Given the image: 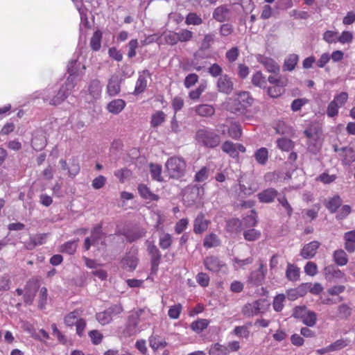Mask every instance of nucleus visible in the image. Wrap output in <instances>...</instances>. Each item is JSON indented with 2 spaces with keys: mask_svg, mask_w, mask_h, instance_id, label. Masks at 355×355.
I'll return each mask as SVG.
<instances>
[{
  "mask_svg": "<svg viewBox=\"0 0 355 355\" xmlns=\"http://www.w3.org/2000/svg\"><path fill=\"white\" fill-rule=\"evenodd\" d=\"M78 61L72 60L68 65L69 77L64 85H62L58 92L57 95L54 96L50 101L51 105H58L62 102L69 95V92L73 88L74 84L73 83L74 76L77 73L76 65Z\"/></svg>",
  "mask_w": 355,
  "mask_h": 355,
  "instance_id": "f257e3e1",
  "label": "nucleus"
},
{
  "mask_svg": "<svg viewBox=\"0 0 355 355\" xmlns=\"http://www.w3.org/2000/svg\"><path fill=\"white\" fill-rule=\"evenodd\" d=\"M165 168L166 173L170 178L179 179L186 173L187 163L184 158L173 156L167 159Z\"/></svg>",
  "mask_w": 355,
  "mask_h": 355,
  "instance_id": "f03ea898",
  "label": "nucleus"
},
{
  "mask_svg": "<svg viewBox=\"0 0 355 355\" xmlns=\"http://www.w3.org/2000/svg\"><path fill=\"white\" fill-rule=\"evenodd\" d=\"M196 140L198 143L207 148H215L220 141L219 136L208 128H201L196 133Z\"/></svg>",
  "mask_w": 355,
  "mask_h": 355,
  "instance_id": "7ed1b4c3",
  "label": "nucleus"
},
{
  "mask_svg": "<svg viewBox=\"0 0 355 355\" xmlns=\"http://www.w3.org/2000/svg\"><path fill=\"white\" fill-rule=\"evenodd\" d=\"M268 306L265 300L259 299L245 304L242 309V313L247 317L258 315L265 313Z\"/></svg>",
  "mask_w": 355,
  "mask_h": 355,
  "instance_id": "20e7f679",
  "label": "nucleus"
},
{
  "mask_svg": "<svg viewBox=\"0 0 355 355\" xmlns=\"http://www.w3.org/2000/svg\"><path fill=\"white\" fill-rule=\"evenodd\" d=\"M203 263L205 268L211 272L224 274L227 272V265L217 257H207L205 259Z\"/></svg>",
  "mask_w": 355,
  "mask_h": 355,
  "instance_id": "39448f33",
  "label": "nucleus"
},
{
  "mask_svg": "<svg viewBox=\"0 0 355 355\" xmlns=\"http://www.w3.org/2000/svg\"><path fill=\"white\" fill-rule=\"evenodd\" d=\"M77 8L80 12V19L81 22L80 24V37H79V46H81V49H83L84 47L83 46L86 45L87 42V31L88 29V21H87V17L86 10L87 9L85 8H83L82 6H79V5H76Z\"/></svg>",
  "mask_w": 355,
  "mask_h": 355,
  "instance_id": "423d86ee",
  "label": "nucleus"
},
{
  "mask_svg": "<svg viewBox=\"0 0 355 355\" xmlns=\"http://www.w3.org/2000/svg\"><path fill=\"white\" fill-rule=\"evenodd\" d=\"M146 245L147 251L150 256L151 271L156 273L161 261V253L153 243L146 241Z\"/></svg>",
  "mask_w": 355,
  "mask_h": 355,
  "instance_id": "0eeeda50",
  "label": "nucleus"
},
{
  "mask_svg": "<svg viewBox=\"0 0 355 355\" xmlns=\"http://www.w3.org/2000/svg\"><path fill=\"white\" fill-rule=\"evenodd\" d=\"M39 288L38 282L36 279H30L25 288V294L24 295V302L27 304H31L34 300L37 291Z\"/></svg>",
  "mask_w": 355,
  "mask_h": 355,
  "instance_id": "6e6552de",
  "label": "nucleus"
},
{
  "mask_svg": "<svg viewBox=\"0 0 355 355\" xmlns=\"http://www.w3.org/2000/svg\"><path fill=\"white\" fill-rule=\"evenodd\" d=\"M257 60L269 73H278L279 72L280 67L272 58L262 55H258Z\"/></svg>",
  "mask_w": 355,
  "mask_h": 355,
  "instance_id": "1a4fd4ad",
  "label": "nucleus"
},
{
  "mask_svg": "<svg viewBox=\"0 0 355 355\" xmlns=\"http://www.w3.org/2000/svg\"><path fill=\"white\" fill-rule=\"evenodd\" d=\"M213 19L218 22L229 21L231 17V10L226 5H221L214 9L212 14Z\"/></svg>",
  "mask_w": 355,
  "mask_h": 355,
  "instance_id": "9d476101",
  "label": "nucleus"
},
{
  "mask_svg": "<svg viewBox=\"0 0 355 355\" xmlns=\"http://www.w3.org/2000/svg\"><path fill=\"white\" fill-rule=\"evenodd\" d=\"M121 78L119 76H112L107 85V94L110 96L118 95L121 92Z\"/></svg>",
  "mask_w": 355,
  "mask_h": 355,
  "instance_id": "9b49d317",
  "label": "nucleus"
},
{
  "mask_svg": "<svg viewBox=\"0 0 355 355\" xmlns=\"http://www.w3.org/2000/svg\"><path fill=\"white\" fill-rule=\"evenodd\" d=\"M217 87L219 92L229 94L234 89V83L227 75H221L217 81Z\"/></svg>",
  "mask_w": 355,
  "mask_h": 355,
  "instance_id": "f8f14e48",
  "label": "nucleus"
},
{
  "mask_svg": "<svg viewBox=\"0 0 355 355\" xmlns=\"http://www.w3.org/2000/svg\"><path fill=\"white\" fill-rule=\"evenodd\" d=\"M320 243L316 241H311L305 245L300 252V255L306 259L313 258L320 247Z\"/></svg>",
  "mask_w": 355,
  "mask_h": 355,
  "instance_id": "ddd939ff",
  "label": "nucleus"
},
{
  "mask_svg": "<svg viewBox=\"0 0 355 355\" xmlns=\"http://www.w3.org/2000/svg\"><path fill=\"white\" fill-rule=\"evenodd\" d=\"M150 74L148 71H143L139 76L137 81L136 83L135 89L134 93L135 94H139L144 92L147 87L148 80L150 78Z\"/></svg>",
  "mask_w": 355,
  "mask_h": 355,
  "instance_id": "4468645a",
  "label": "nucleus"
},
{
  "mask_svg": "<svg viewBox=\"0 0 355 355\" xmlns=\"http://www.w3.org/2000/svg\"><path fill=\"white\" fill-rule=\"evenodd\" d=\"M209 221L207 220L203 214H199L193 222V232L196 234H201L207 230Z\"/></svg>",
  "mask_w": 355,
  "mask_h": 355,
  "instance_id": "2eb2a0df",
  "label": "nucleus"
},
{
  "mask_svg": "<svg viewBox=\"0 0 355 355\" xmlns=\"http://www.w3.org/2000/svg\"><path fill=\"white\" fill-rule=\"evenodd\" d=\"M236 98L237 99V103H240L243 105L240 106L241 108L234 109V111H245V109L252 104L253 98L248 92H242L237 94Z\"/></svg>",
  "mask_w": 355,
  "mask_h": 355,
  "instance_id": "dca6fc26",
  "label": "nucleus"
},
{
  "mask_svg": "<svg viewBox=\"0 0 355 355\" xmlns=\"http://www.w3.org/2000/svg\"><path fill=\"white\" fill-rule=\"evenodd\" d=\"M334 150L336 152H342L340 155L343 157L342 162L343 164L349 165L355 161V151L352 148H338L335 147Z\"/></svg>",
  "mask_w": 355,
  "mask_h": 355,
  "instance_id": "f3484780",
  "label": "nucleus"
},
{
  "mask_svg": "<svg viewBox=\"0 0 355 355\" xmlns=\"http://www.w3.org/2000/svg\"><path fill=\"white\" fill-rule=\"evenodd\" d=\"M263 264L261 263L257 270L252 272L250 275V281L254 285H261L265 279V272L263 270Z\"/></svg>",
  "mask_w": 355,
  "mask_h": 355,
  "instance_id": "a211bd4d",
  "label": "nucleus"
},
{
  "mask_svg": "<svg viewBox=\"0 0 355 355\" xmlns=\"http://www.w3.org/2000/svg\"><path fill=\"white\" fill-rule=\"evenodd\" d=\"M304 135L309 139L308 141V148L309 150L313 153H316L320 148L321 144L318 139H317L318 136L313 135L310 130H306L304 131Z\"/></svg>",
  "mask_w": 355,
  "mask_h": 355,
  "instance_id": "6ab92c4d",
  "label": "nucleus"
},
{
  "mask_svg": "<svg viewBox=\"0 0 355 355\" xmlns=\"http://www.w3.org/2000/svg\"><path fill=\"white\" fill-rule=\"evenodd\" d=\"M125 105V101L123 99H115L107 104V110L110 113L118 114L122 112Z\"/></svg>",
  "mask_w": 355,
  "mask_h": 355,
  "instance_id": "aec40b11",
  "label": "nucleus"
},
{
  "mask_svg": "<svg viewBox=\"0 0 355 355\" xmlns=\"http://www.w3.org/2000/svg\"><path fill=\"white\" fill-rule=\"evenodd\" d=\"M277 196V191L272 188L263 190L258 194L260 202L264 203L272 202Z\"/></svg>",
  "mask_w": 355,
  "mask_h": 355,
  "instance_id": "412c9836",
  "label": "nucleus"
},
{
  "mask_svg": "<svg viewBox=\"0 0 355 355\" xmlns=\"http://www.w3.org/2000/svg\"><path fill=\"white\" fill-rule=\"evenodd\" d=\"M300 269L295 264L288 263L286 270V278L291 282H297L300 279Z\"/></svg>",
  "mask_w": 355,
  "mask_h": 355,
  "instance_id": "4be33fe9",
  "label": "nucleus"
},
{
  "mask_svg": "<svg viewBox=\"0 0 355 355\" xmlns=\"http://www.w3.org/2000/svg\"><path fill=\"white\" fill-rule=\"evenodd\" d=\"M194 110L196 114L203 117L211 116L215 113V108L207 104L198 105L195 107Z\"/></svg>",
  "mask_w": 355,
  "mask_h": 355,
  "instance_id": "5701e85b",
  "label": "nucleus"
},
{
  "mask_svg": "<svg viewBox=\"0 0 355 355\" xmlns=\"http://www.w3.org/2000/svg\"><path fill=\"white\" fill-rule=\"evenodd\" d=\"M324 274L327 279H342L345 277V274L341 270L331 265L324 268Z\"/></svg>",
  "mask_w": 355,
  "mask_h": 355,
  "instance_id": "b1692460",
  "label": "nucleus"
},
{
  "mask_svg": "<svg viewBox=\"0 0 355 355\" xmlns=\"http://www.w3.org/2000/svg\"><path fill=\"white\" fill-rule=\"evenodd\" d=\"M243 222L238 218H232L227 222V231L232 233H239L243 229Z\"/></svg>",
  "mask_w": 355,
  "mask_h": 355,
  "instance_id": "393cba45",
  "label": "nucleus"
},
{
  "mask_svg": "<svg viewBox=\"0 0 355 355\" xmlns=\"http://www.w3.org/2000/svg\"><path fill=\"white\" fill-rule=\"evenodd\" d=\"M138 191L140 196L146 200L150 201H157L159 200V196L151 192L149 188L144 184H140L138 187Z\"/></svg>",
  "mask_w": 355,
  "mask_h": 355,
  "instance_id": "a878e982",
  "label": "nucleus"
},
{
  "mask_svg": "<svg viewBox=\"0 0 355 355\" xmlns=\"http://www.w3.org/2000/svg\"><path fill=\"white\" fill-rule=\"evenodd\" d=\"M121 263L124 269L132 271L137 266V259L134 255H127L122 259Z\"/></svg>",
  "mask_w": 355,
  "mask_h": 355,
  "instance_id": "bb28decb",
  "label": "nucleus"
},
{
  "mask_svg": "<svg viewBox=\"0 0 355 355\" xmlns=\"http://www.w3.org/2000/svg\"><path fill=\"white\" fill-rule=\"evenodd\" d=\"M242 176H240L238 178V187H239V196L243 198L246 196H249L254 193L257 189L254 187H252V186H250L247 187L245 185L242 184Z\"/></svg>",
  "mask_w": 355,
  "mask_h": 355,
  "instance_id": "cd10ccee",
  "label": "nucleus"
},
{
  "mask_svg": "<svg viewBox=\"0 0 355 355\" xmlns=\"http://www.w3.org/2000/svg\"><path fill=\"white\" fill-rule=\"evenodd\" d=\"M208 353L209 355H229V350L225 345L214 343L210 346Z\"/></svg>",
  "mask_w": 355,
  "mask_h": 355,
  "instance_id": "c85d7f7f",
  "label": "nucleus"
},
{
  "mask_svg": "<svg viewBox=\"0 0 355 355\" xmlns=\"http://www.w3.org/2000/svg\"><path fill=\"white\" fill-rule=\"evenodd\" d=\"M299 60V57L297 54H290L284 60V71H293Z\"/></svg>",
  "mask_w": 355,
  "mask_h": 355,
  "instance_id": "c756f323",
  "label": "nucleus"
},
{
  "mask_svg": "<svg viewBox=\"0 0 355 355\" xmlns=\"http://www.w3.org/2000/svg\"><path fill=\"white\" fill-rule=\"evenodd\" d=\"M341 198L338 196L329 198L325 202V207L331 212L334 213L341 205Z\"/></svg>",
  "mask_w": 355,
  "mask_h": 355,
  "instance_id": "7c9ffc66",
  "label": "nucleus"
},
{
  "mask_svg": "<svg viewBox=\"0 0 355 355\" xmlns=\"http://www.w3.org/2000/svg\"><path fill=\"white\" fill-rule=\"evenodd\" d=\"M173 243V236L166 232H162L159 236V245L163 250L168 249Z\"/></svg>",
  "mask_w": 355,
  "mask_h": 355,
  "instance_id": "2f4dec72",
  "label": "nucleus"
},
{
  "mask_svg": "<svg viewBox=\"0 0 355 355\" xmlns=\"http://www.w3.org/2000/svg\"><path fill=\"white\" fill-rule=\"evenodd\" d=\"M334 261L340 266H345L348 262L347 254L343 250H337L333 254Z\"/></svg>",
  "mask_w": 355,
  "mask_h": 355,
  "instance_id": "473e14b6",
  "label": "nucleus"
},
{
  "mask_svg": "<svg viewBox=\"0 0 355 355\" xmlns=\"http://www.w3.org/2000/svg\"><path fill=\"white\" fill-rule=\"evenodd\" d=\"M254 158L258 164L265 165L268 159V150L266 148L262 147L254 153Z\"/></svg>",
  "mask_w": 355,
  "mask_h": 355,
  "instance_id": "72a5a7b5",
  "label": "nucleus"
},
{
  "mask_svg": "<svg viewBox=\"0 0 355 355\" xmlns=\"http://www.w3.org/2000/svg\"><path fill=\"white\" fill-rule=\"evenodd\" d=\"M220 241L218 236L214 234L211 233L207 235L203 241V245L206 248H211L214 247H217L220 245Z\"/></svg>",
  "mask_w": 355,
  "mask_h": 355,
  "instance_id": "f704fd0d",
  "label": "nucleus"
},
{
  "mask_svg": "<svg viewBox=\"0 0 355 355\" xmlns=\"http://www.w3.org/2000/svg\"><path fill=\"white\" fill-rule=\"evenodd\" d=\"M209 324L207 319H198L191 324V329L197 334L201 333Z\"/></svg>",
  "mask_w": 355,
  "mask_h": 355,
  "instance_id": "c9c22d12",
  "label": "nucleus"
},
{
  "mask_svg": "<svg viewBox=\"0 0 355 355\" xmlns=\"http://www.w3.org/2000/svg\"><path fill=\"white\" fill-rule=\"evenodd\" d=\"M222 150L224 153H227L230 157L236 158L239 157V153L236 152V144L232 141H227L222 145Z\"/></svg>",
  "mask_w": 355,
  "mask_h": 355,
  "instance_id": "e433bc0d",
  "label": "nucleus"
},
{
  "mask_svg": "<svg viewBox=\"0 0 355 355\" xmlns=\"http://www.w3.org/2000/svg\"><path fill=\"white\" fill-rule=\"evenodd\" d=\"M149 344L150 347L155 350L165 347L167 345L165 340L158 336H151L149 338Z\"/></svg>",
  "mask_w": 355,
  "mask_h": 355,
  "instance_id": "4c0bfd02",
  "label": "nucleus"
},
{
  "mask_svg": "<svg viewBox=\"0 0 355 355\" xmlns=\"http://www.w3.org/2000/svg\"><path fill=\"white\" fill-rule=\"evenodd\" d=\"M166 119V114L162 111L155 112L151 116L150 125L153 128H157L162 124Z\"/></svg>",
  "mask_w": 355,
  "mask_h": 355,
  "instance_id": "58836bf2",
  "label": "nucleus"
},
{
  "mask_svg": "<svg viewBox=\"0 0 355 355\" xmlns=\"http://www.w3.org/2000/svg\"><path fill=\"white\" fill-rule=\"evenodd\" d=\"M102 33L100 31H96L90 40V47L93 51H97L101 46Z\"/></svg>",
  "mask_w": 355,
  "mask_h": 355,
  "instance_id": "ea45409f",
  "label": "nucleus"
},
{
  "mask_svg": "<svg viewBox=\"0 0 355 355\" xmlns=\"http://www.w3.org/2000/svg\"><path fill=\"white\" fill-rule=\"evenodd\" d=\"M203 22L201 17L196 12H189L185 18V24L187 25L199 26Z\"/></svg>",
  "mask_w": 355,
  "mask_h": 355,
  "instance_id": "a19ab883",
  "label": "nucleus"
},
{
  "mask_svg": "<svg viewBox=\"0 0 355 355\" xmlns=\"http://www.w3.org/2000/svg\"><path fill=\"white\" fill-rule=\"evenodd\" d=\"M77 248V241H67L60 247V251L62 253L73 254Z\"/></svg>",
  "mask_w": 355,
  "mask_h": 355,
  "instance_id": "79ce46f5",
  "label": "nucleus"
},
{
  "mask_svg": "<svg viewBox=\"0 0 355 355\" xmlns=\"http://www.w3.org/2000/svg\"><path fill=\"white\" fill-rule=\"evenodd\" d=\"M150 173L153 180L162 182L163 180L162 177V166L159 164H150Z\"/></svg>",
  "mask_w": 355,
  "mask_h": 355,
  "instance_id": "37998d69",
  "label": "nucleus"
},
{
  "mask_svg": "<svg viewBox=\"0 0 355 355\" xmlns=\"http://www.w3.org/2000/svg\"><path fill=\"white\" fill-rule=\"evenodd\" d=\"M92 240L90 239V245L92 244L103 243V234L101 233V226L98 225L96 227L92 234Z\"/></svg>",
  "mask_w": 355,
  "mask_h": 355,
  "instance_id": "c03bdc74",
  "label": "nucleus"
},
{
  "mask_svg": "<svg viewBox=\"0 0 355 355\" xmlns=\"http://www.w3.org/2000/svg\"><path fill=\"white\" fill-rule=\"evenodd\" d=\"M90 276L93 275L95 279L97 278L100 280H105L107 277V273L105 270H104L101 267L99 268H94L92 265V261H90Z\"/></svg>",
  "mask_w": 355,
  "mask_h": 355,
  "instance_id": "a18cd8bd",
  "label": "nucleus"
},
{
  "mask_svg": "<svg viewBox=\"0 0 355 355\" xmlns=\"http://www.w3.org/2000/svg\"><path fill=\"white\" fill-rule=\"evenodd\" d=\"M252 83L254 85L259 87H266L267 82L266 78L263 76L261 71L256 72L252 78Z\"/></svg>",
  "mask_w": 355,
  "mask_h": 355,
  "instance_id": "49530a36",
  "label": "nucleus"
},
{
  "mask_svg": "<svg viewBox=\"0 0 355 355\" xmlns=\"http://www.w3.org/2000/svg\"><path fill=\"white\" fill-rule=\"evenodd\" d=\"M102 85L99 80H94L90 82V95H93L94 98H98L101 93Z\"/></svg>",
  "mask_w": 355,
  "mask_h": 355,
  "instance_id": "de8ad7c7",
  "label": "nucleus"
},
{
  "mask_svg": "<svg viewBox=\"0 0 355 355\" xmlns=\"http://www.w3.org/2000/svg\"><path fill=\"white\" fill-rule=\"evenodd\" d=\"M352 314V309L346 304H342L338 306L336 316L342 319H346Z\"/></svg>",
  "mask_w": 355,
  "mask_h": 355,
  "instance_id": "09e8293b",
  "label": "nucleus"
},
{
  "mask_svg": "<svg viewBox=\"0 0 355 355\" xmlns=\"http://www.w3.org/2000/svg\"><path fill=\"white\" fill-rule=\"evenodd\" d=\"M277 146L283 151H289L293 148V142L287 138H281L277 141Z\"/></svg>",
  "mask_w": 355,
  "mask_h": 355,
  "instance_id": "8fccbe9b",
  "label": "nucleus"
},
{
  "mask_svg": "<svg viewBox=\"0 0 355 355\" xmlns=\"http://www.w3.org/2000/svg\"><path fill=\"white\" fill-rule=\"evenodd\" d=\"M243 236L246 241H254L260 238L261 232L255 229H250L244 232Z\"/></svg>",
  "mask_w": 355,
  "mask_h": 355,
  "instance_id": "3c124183",
  "label": "nucleus"
},
{
  "mask_svg": "<svg viewBox=\"0 0 355 355\" xmlns=\"http://www.w3.org/2000/svg\"><path fill=\"white\" fill-rule=\"evenodd\" d=\"M178 33V40L180 42H186L190 41L193 36V33L192 31L188 29H181Z\"/></svg>",
  "mask_w": 355,
  "mask_h": 355,
  "instance_id": "603ef678",
  "label": "nucleus"
},
{
  "mask_svg": "<svg viewBox=\"0 0 355 355\" xmlns=\"http://www.w3.org/2000/svg\"><path fill=\"white\" fill-rule=\"evenodd\" d=\"M96 320L100 324L105 325L110 323L112 318H111V315H110L108 311L106 309L105 311L96 314Z\"/></svg>",
  "mask_w": 355,
  "mask_h": 355,
  "instance_id": "864d4df0",
  "label": "nucleus"
},
{
  "mask_svg": "<svg viewBox=\"0 0 355 355\" xmlns=\"http://www.w3.org/2000/svg\"><path fill=\"white\" fill-rule=\"evenodd\" d=\"M284 300L285 295L284 294H279L274 298L272 306L275 311L279 312L283 309Z\"/></svg>",
  "mask_w": 355,
  "mask_h": 355,
  "instance_id": "5fc2aeb1",
  "label": "nucleus"
},
{
  "mask_svg": "<svg viewBox=\"0 0 355 355\" xmlns=\"http://www.w3.org/2000/svg\"><path fill=\"white\" fill-rule=\"evenodd\" d=\"M302 322L309 327L314 326L316 323V314L313 311H308L303 318Z\"/></svg>",
  "mask_w": 355,
  "mask_h": 355,
  "instance_id": "6e6d98bb",
  "label": "nucleus"
},
{
  "mask_svg": "<svg viewBox=\"0 0 355 355\" xmlns=\"http://www.w3.org/2000/svg\"><path fill=\"white\" fill-rule=\"evenodd\" d=\"M320 300L322 304H326V305H331L337 304L338 302H340L343 300V298L340 296L337 297L336 298L331 297L326 295V293H324L320 297Z\"/></svg>",
  "mask_w": 355,
  "mask_h": 355,
  "instance_id": "4d7b16f0",
  "label": "nucleus"
},
{
  "mask_svg": "<svg viewBox=\"0 0 355 355\" xmlns=\"http://www.w3.org/2000/svg\"><path fill=\"white\" fill-rule=\"evenodd\" d=\"M348 99V94L347 92H343L338 94H336L334 99L333 102L335 103L337 105H338L340 107H343L345 103L347 102Z\"/></svg>",
  "mask_w": 355,
  "mask_h": 355,
  "instance_id": "13d9d810",
  "label": "nucleus"
},
{
  "mask_svg": "<svg viewBox=\"0 0 355 355\" xmlns=\"http://www.w3.org/2000/svg\"><path fill=\"white\" fill-rule=\"evenodd\" d=\"M228 135L233 139H238L241 135V129L239 124L232 123L228 129Z\"/></svg>",
  "mask_w": 355,
  "mask_h": 355,
  "instance_id": "bf43d9fd",
  "label": "nucleus"
},
{
  "mask_svg": "<svg viewBox=\"0 0 355 355\" xmlns=\"http://www.w3.org/2000/svg\"><path fill=\"white\" fill-rule=\"evenodd\" d=\"M308 102H309V101L305 98L295 99L292 102L291 105V110L293 112H297V111L300 110L304 105L307 104Z\"/></svg>",
  "mask_w": 355,
  "mask_h": 355,
  "instance_id": "052dcab7",
  "label": "nucleus"
},
{
  "mask_svg": "<svg viewBox=\"0 0 355 355\" xmlns=\"http://www.w3.org/2000/svg\"><path fill=\"white\" fill-rule=\"evenodd\" d=\"M323 40L329 44L336 43L338 42V33L327 31L323 34Z\"/></svg>",
  "mask_w": 355,
  "mask_h": 355,
  "instance_id": "680f3d73",
  "label": "nucleus"
},
{
  "mask_svg": "<svg viewBox=\"0 0 355 355\" xmlns=\"http://www.w3.org/2000/svg\"><path fill=\"white\" fill-rule=\"evenodd\" d=\"M345 290V286L343 285H336L327 289L326 293L331 296H339Z\"/></svg>",
  "mask_w": 355,
  "mask_h": 355,
  "instance_id": "e2e57ef3",
  "label": "nucleus"
},
{
  "mask_svg": "<svg viewBox=\"0 0 355 355\" xmlns=\"http://www.w3.org/2000/svg\"><path fill=\"white\" fill-rule=\"evenodd\" d=\"M349 342L347 340L345 339H339L335 341L334 343L329 345V348L331 352H335L340 350L348 345Z\"/></svg>",
  "mask_w": 355,
  "mask_h": 355,
  "instance_id": "0e129e2a",
  "label": "nucleus"
},
{
  "mask_svg": "<svg viewBox=\"0 0 355 355\" xmlns=\"http://www.w3.org/2000/svg\"><path fill=\"white\" fill-rule=\"evenodd\" d=\"M189 225V220L187 218H182L176 223L175 225V232L178 234L182 233Z\"/></svg>",
  "mask_w": 355,
  "mask_h": 355,
  "instance_id": "69168bd1",
  "label": "nucleus"
},
{
  "mask_svg": "<svg viewBox=\"0 0 355 355\" xmlns=\"http://www.w3.org/2000/svg\"><path fill=\"white\" fill-rule=\"evenodd\" d=\"M182 305L180 304H175L170 307L168 315L171 319H178L182 311Z\"/></svg>",
  "mask_w": 355,
  "mask_h": 355,
  "instance_id": "338daca9",
  "label": "nucleus"
},
{
  "mask_svg": "<svg viewBox=\"0 0 355 355\" xmlns=\"http://www.w3.org/2000/svg\"><path fill=\"white\" fill-rule=\"evenodd\" d=\"M239 55V49L234 46L226 52L225 57L230 62H233L237 60Z\"/></svg>",
  "mask_w": 355,
  "mask_h": 355,
  "instance_id": "774afa93",
  "label": "nucleus"
}]
</instances>
